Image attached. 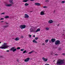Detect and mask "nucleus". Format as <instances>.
Here are the masks:
<instances>
[{
	"mask_svg": "<svg viewBox=\"0 0 65 65\" xmlns=\"http://www.w3.org/2000/svg\"><path fill=\"white\" fill-rule=\"evenodd\" d=\"M7 44L6 43H4V44L1 46H0V48H2V49L7 48L8 47L10 46L7 45Z\"/></svg>",
	"mask_w": 65,
	"mask_h": 65,
	"instance_id": "f257e3e1",
	"label": "nucleus"
},
{
	"mask_svg": "<svg viewBox=\"0 0 65 65\" xmlns=\"http://www.w3.org/2000/svg\"><path fill=\"white\" fill-rule=\"evenodd\" d=\"M64 60L60 59L59 61L58 60L56 63V65H61L64 64Z\"/></svg>",
	"mask_w": 65,
	"mask_h": 65,
	"instance_id": "f03ea898",
	"label": "nucleus"
},
{
	"mask_svg": "<svg viewBox=\"0 0 65 65\" xmlns=\"http://www.w3.org/2000/svg\"><path fill=\"white\" fill-rule=\"evenodd\" d=\"M61 44L60 41L59 40H57L55 42V45H59Z\"/></svg>",
	"mask_w": 65,
	"mask_h": 65,
	"instance_id": "7ed1b4c3",
	"label": "nucleus"
},
{
	"mask_svg": "<svg viewBox=\"0 0 65 65\" xmlns=\"http://www.w3.org/2000/svg\"><path fill=\"white\" fill-rule=\"evenodd\" d=\"M15 48V47H12L11 48L10 51H12L13 52H15V51H17V48Z\"/></svg>",
	"mask_w": 65,
	"mask_h": 65,
	"instance_id": "20e7f679",
	"label": "nucleus"
},
{
	"mask_svg": "<svg viewBox=\"0 0 65 65\" xmlns=\"http://www.w3.org/2000/svg\"><path fill=\"white\" fill-rule=\"evenodd\" d=\"M26 26L25 25H21L20 26V28H21V29H24L26 28Z\"/></svg>",
	"mask_w": 65,
	"mask_h": 65,
	"instance_id": "39448f33",
	"label": "nucleus"
},
{
	"mask_svg": "<svg viewBox=\"0 0 65 65\" xmlns=\"http://www.w3.org/2000/svg\"><path fill=\"white\" fill-rule=\"evenodd\" d=\"M31 29H32V28L30 29V32H36V31H35V30H36V29H35V28H34L31 30Z\"/></svg>",
	"mask_w": 65,
	"mask_h": 65,
	"instance_id": "423d86ee",
	"label": "nucleus"
},
{
	"mask_svg": "<svg viewBox=\"0 0 65 65\" xmlns=\"http://www.w3.org/2000/svg\"><path fill=\"white\" fill-rule=\"evenodd\" d=\"M51 40L52 43H54L56 41V39H55L52 38L51 39Z\"/></svg>",
	"mask_w": 65,
	"mask_h": 65,
	"instance_id": "0eeeda50",
	"label": "nucleus"
},
{
	"mask_svg": "<svg viewBox=\"0 0 65 65\" xmlns=\"http://www.w3.org/2000/svg\"><path fill=\"white\" fill-rule=\"evenodd\" d=\"M29 17V16L27 14H25L24 15V18H28Z\"/></svg>",
	"mask_w": 65,
	"mask_h": 65,
	"instance_id": "6e6552de",
	"label": "nucleus"
},
{
	"mask_svg": "<svg viewBox=\"0 0 65 65\" xmlns=\"http://www.w3.org/2000/svg\"><path fill=\"white\" fill-rule=\"evenodd\" d=\"M42 59L43 60L44 62H46V61H47V59L45 58H44V57H43Z\"/></svg>",
	"mask_w": 65,
	"mask_h": 65,
	"instance_id": "1a4fd4ad",
	"label": "nucleus"
},
{
	"mask_svg": "<svg viewBox=\"0 0 65 65\" xmlns=\"http://www.w3.org/2000/svg\"><path fill=\"white\" fill-rule=\"evenodd\" d=\"M30 59V58H27L26 59H25L24 61L25 62H28L29 61V59Z\"/></svg>",
	"mask_w": 65,
	"mask_h": 65,
	"instance_id": "9d476101",
	"label": "nucleus"
},
{
	"mask_svg": "<svg viewBox=\"0 0 65 65\" xmlns=\"http://www.w3.org/2000/svg\"><path fill=\"white\" fill-rule=\"evenodd\" d=\"M41 15H44L45 14H44V11H42L41 12V13L40 14Z\"/></svg>",
	"mask_w": 65,
	"mask_h": 65,
	"instance_id": "9b49d317",
	"label": "nucleus"
},
{
	"mask_svg": "<svg viewBox=\"0 0 65 65\" xmlns=\"http://www.w3.org/2000/svg\"><path fill=\"white\" fill-rule=\"evenodd\" d=\"M35 5L36 6H40V4L38 3H35Z\"/></svg>",
	"mask_w": 65,
	"mask_h": 65,
	"instance_id": "f8f14e48",
	"label": "nucleus"
},
{
	"mask_svg": "<svg viewBox=\"0 0 65 65\" xmlns=\"http://www.w3.org/2000/svg\"><path fill=\"white\" fill-rule=\"evenodd\" d=\"M53 22V21L52 20H50L49 21H48V23H49L50 24H51V23H52Z\"/></svg>",
	"mask_w": 65,
	"mask_h": 65,
	"instance_id": "ddd939ff",
	"label": "nucleus"
},
{
	"mask_svg": "<svg viewBox=\"0 0 65 65\" xmlns=\"http://www.w3.org/2000/svg\"><path fill=\"white\" fill-rule=\"evenodd\" d=\"M13 0H9V2H10V3H11V4H14V3H13Z\"/></svg>",
	"mask_w": 65,
	"mask_h": 65,
	"instance_id": "4468645a",
	"label": "nucleus"
},
{
	"mask_svg": "<svg viewBox=\"0 0 65 65\" xmlns=\"http://www.w3.org/2000/svg\"><path fill=\"white\" fill-rule=\"evenodd\" d=\"M6 6H8V7H10L12 6V5H11V4H9L6 5Z\"/></svg>",
	"mask_w": 65,
	"mask_h": 65,
	"instance_id": "2eb2a0df",
	"label": "nucleus"
},
{
	"mask_svg": "<svg viewBox=\"0 0 65 65\" xmlns=\"http://www.w3.org/2000/svg\"><path fill=\"white\" fill-rule=\"evenodd\" d=\"M9 25H5L3 26V27L4 28H7V27H8Z\"/></svg>",
	"mask_w": 65,
	"mask_h": 65,
	"instance_id": "dca6fc26",
	"label": "nucleus"
},
{
	"mask_svg": "<svg viewBox=\"0 0 65 65\" xmlns=\"http://www.w3.org/2000/svg\"><path fill=\"white\" fill-rule=\"evenodd\" d=\"M20 39V38L18 37L16 38L15 39H14V40H15L16 41H18Z\"/></svg>",
	"mask_w": 65,
	"mask_h": 65,
	"instance_id": "f3484780",
	"label": "nucleus"
},
{
	"mask_svg": "<svg viewBox=\"0 0 65 65\" xmlns=\"http://www.w3.org/2000/svg\"><path fill=\"white\" fill-rule=\"evenodd\" d=\"M9 18V17L8 16L6 15L4 17V18L5 19H8V18Z\"/></svg>",
	"mask_w": 65,
	"mask_h": 65,
	"instance_id": "a211bd4d",
	"label": "nucleus"
},
{
	"mask_svg": "<svg viewBox=\"0 0 65 65\" xmlns=\"http://www.w3.org/2000/svg\"><path fill=\"white\" fill-rule=\"evenodd\" d=\"M40 28H38V29L36 31V32H37L38 31H40Z\"/></svg>",
	"mask_w": 65,
	"mask_h": 65,
	"instance_id": "6ab92c4d",
	"label": "nucleus"
},
{
	"mask_svg": "<svg viewBox=\"0 0 65 65\" xmlns=\"http://www.w3.org/2000/svg\"><path fill=\"white\" fill-rule=\"evenodd\" d=\"M32 42H34L35 43H37V42L36 41L35 39L34 40L32 41Z\"/></svg>",
	"mask_w": 65,
	"mask_h": 65,
	"instance_id": "aec40b11",
	"label": "nucleus"
},
{
	"mask_svg": "<svg viewBox=\"0 0 65 65\" xmlns=\"http://www.w3.org/2000/svg\"><path fill=\"white\" fill-rule=\"evenodd\" d=\"M29 1V0H24L23 1V2H27V1Z\"/></svg>",
	"mask_w": 65,
	"mask_h": 65,
	"instance_id": "412c9836",
	"label": "nucleus"
},
{
	"mask_svg": "<svg viewBox=\"0 0 65 65\" xmlns=\"http://www.w3.org/2000/svg\"><path fill=\"white\" fill-rule=\"evenodd\" d=\"M25 6H28L29 5V4L27 3H26L25 4Z\"/></svg>",
	"mask_w": 65,
	"mask_h": 65,
	"instance_id": "4be33fe9",
	"label": "nucleus"
},
{
	"mask_svg": "<svg viewBox=\"0 0 65 65\" xmlns=\"http://www.w3.org/2000/svg\"><path fill=\"white\" fill-rule=\"evenodd\" d=\"M34 52V51H32L31 52H29L28 54H32V53H33V52Z\"/></svg>",
	"mask_w": 65,
	"mask_h": 65,
	"instance_id": "5701e85b",
	"label": "nucleus"
},
{
	"mask_svg": "<svg viewBox=\"0 0 65 65\" xmlns=\"http://www.w3.org/2000/svg\"><path fill=\"white\" fill-rule=\"evenodd\" d=\"M27 52V51L25 50L24 51H23V54H25V53H26Z\"/></svg>",
	"mask_w": 65,
	"mask_h": 65,
	"instance_id": "b1692460",
	"label": "nucleus"
},
{
	"mask_svg": "<svg viewBox=\"0 0 65 65\" xmlns=\"http://www.w3.org/2000/svg\"><path fill=\"white\" fill-rule=\"evenodd\" d=\"M49 28H48V27H47L46 28V30H49Z\"/></svg>",
	"mask_w": 65,
	"mask_h": 65,
	"instance_id": "393cba45",
	"label": "nucleus"
},
{
	"mask_svg": "<svg viewBox=\"0 0 65 65\" xmlns=\"http://www.w3.org/2000/svg\"><path fill=\"white\" fill-rule=\"evenodd\" d=\"M48 41V40H46L45 41V42L46 43H47Z\"/></svg>",
	"mask_w": 65,
	"mask_h": 65,
	"instance_id": "a878e982",
	"label": "nucleus"
},
{
	"mask_svg": "<svg viewBox=\"0 0 65 65\" xmlns=\"http://www.w3.org/2000/svg\"><path fill=\"white\" fill-rule=\"evenodd\" d=\"M24 51V49H22L21 50V51L22 52H23Z\"/></svg>",
	"mask_w": 65,
	"mask_h": 65,
	"instance_id": "bb28decb",
	"label": "nucleus"
},
{
	"mask_svg": "<svg viewBox=\"0 0 65 65\" xmlns=\"http://www.w3.org/2000/svg\"><path fill=\"white\" fill-rule=\"evenodd\" d=\"M45 2H49V0H46L45 1Z\"/></svg>",
	"mask_w": 65,
	"mask_h": 65,
	"instance_id": "cd10ccee",
	"label": "nucleus"
},
{
	"mask_svg": "<svg viewBox=\"0 0 65 65\" xmlns=\"http://www.w3.org/2000/svg\"><path fill=\"white\" fill-rule=\"evenodd\" d=\"M38 38V37H36L35 38V40H37Z\"/></svg>",
	"mask_w": 65,
	"mask_h": 65,
	"instance_id": "c85d7f7f",
	"label": "nucleus"
},
{
	"mask_svg": "<svg viewBox=\"0 0 65 65\" xmlns=\"http://www.w3.org/2000/svg\"><path fill=\"white\" fill-rule=\"evenodd\" d=\"M20 47H19L17 48V50H20Z\"/></svg>",
	"mask_w": 65,
	"mask_h": 65,
	"instance_id": "c756f323",
	"label": "nucleus"
},
{
	"mask_svg": "<svg viewBox=\"0 0 65 65\" xmlns=\"http://www.w3.org/2000/svg\"><path fill=\"white\" fill-rule=\"evenodd\" d=\"M65 2V1H62V3H64Z\"/></svg>",
	"mask_w": 65,
	"mask_h": 65,
	"instance_id": "7c9ffc66",
	"label": "nucleus"
},
{
	"mask_svg": "<svg viewBox=\"0 0 65 65\" xmlns=\"http://www.w3.org/2000/svg\"><path fill=\"white\" fill-rule=\"evenodd\" d=\"M5 14V12L2 13L1 14Z\"/></svg>",
	"mask_w": 65,
	"mask_h": 65,
	"instance_id": "2f4dec72",
	"label": "nucleus"
},
{
	"mask_svg": "<svg viewBox=\"0 0 65 65\" xmlns=\"http://www.w3.org/2000/svg\"><path fill=\"white\" fill-rule=\"evenodd\" d=\"M44 8H47V7L46 6H44L43 7Z\"/></svg>",
	"mask_w": 65,
	"mask_h": 65,
	"instance_id": "473e14b6",
	"label": "nucleus"
},
{
	"mask_svg": "<svg viewBox=\"0 0 65 65\" xmlns=\"http://www.w3.org/2000/svg\"><path fill=\"white\" fill-rule=\"evenodd\" d=\"M62 49H61V48H58V50H59V51H60V50H61Z\"/></svg>",
	"mask_w": 65,
	"mask_h": 65,
	"instance_id": "72a5a7b5",
	"label": "nucleus"
},
{
	"mask_svg": "<svg viewBox=\"0 0 65 65\" xmlns=\"http://www.w3.org/2000/svg\"><path fill=\"white\" fill-rule=\"evenodd\" d=\"M21 38H24V37L22 36H21Z\"/></svg>",
	"mask_w": 65,
	"mask_h": 65,
	"instance_id": "f704fd0d",
	"label": "nucleus"
},
{
	"mask_svg": "<svg viewBox=\"0 0 65 65\" xmlns=\"http://www.w3.org/2000/svg\"><path fill=\"white\" fill-rule=\"evenodd\" d=\"M4 20V18H1V19H0V20Z\"/></svg>",
	"mask_w": 65,
	"mask_h": 65,
	"instance_id": "c9c22d12",
	"label": "nucleus"
},
{
	"mask_svg": "<svg viewBox=\"0 0 65 65\" xmlns=\"http://www.w3.org/2000/svg\"><path fill=\"white\" fill-rule=\"evenodd\" d=\"M29 37L30 38H31V35H29Z\"/></svg>",
	"mask_w": 65,
	"mask_h": 65,
	"instance_id": "e433bc0d",
	"label": "nucleus"
},
{
	"mask_svg": "<svg viewBox=\"0 0 65 65\" xmlns=\"http://www.w3.org/2000/svg\"><path fill=\"white\" fill-rule=\"evenodd\" d=\"M53 54V52L51 53V55H52Z\"/></svg>",
	"mask_w": 65,
	"mask_h": 65,
	"instance_id": "4c0bfd02",
	"label": "nucleus"
},
{
	"mask_svg": "<svg viewBox=\"0 0 65 65\" xmlns=\"http://www.w3.org/2000/svg\"><path fill=\"white\" fill-rule=\"evenodd\" d=\"M6 52H9V50H7L6 51Z\"/></svg>",
	"mask_w": 65,
	"mask_h": 65,
	"instance_id": "58836bf2",
	"label": "nucleus"
},
{
	"mask_svg": "<svg viewBox=\"0 0 65 65\" xmlns=\"http://www.w3.org/2000/svg\"><path fill=\"white\" fill-rule=\"evenodd\" d=\"M58 55L57 54H55V56H58Z\"/></svg>",
	"mask_w": 65,
	"mask_h": 65,
	"instance_id": "ea45409f",
	"label": "nucleus"
},
{
	"mask_svg": "<svg viewBox=\"0 0 65 65\" xmlns=\"http://www.w3.org/2000/svg\"><path fill=\"white\" fill-rule=\"evenodd\" d=\"M0 58H3V56H0Z\"/></svg>",
	"mask_w": 65,
	"mask_h": 65,
	"instance_id": "a19ab883",
	"label": "nucleus"
},
{
	"mask_svg": "<svg viewBox=\"0 0 65 65\" xmlns=\"http://www.w3.org/2000/svg\"><path fill=\"white\" fill-rule=\"evenodd\" d=\"M62 55H65V53H63V54H62Z\"/></svg>",
	"mask_w": 65,
	"mask_h": 65,
	"instance_id": "79ce46f5",
	"label": "nucleus"
},
{
	"mask_svg": "<svg viewBox=\"0 0 65 65\" xmlns=\"http://www.w3.org/2000/svg\"><path fill=\"white\" fill-rule=\"evenodd\" d=\"M30 1H34L35 0H30Z\"/></svg>",
	"mask_w": 65,
	"mask_h": 65,
	"instance_id": "37998d69",
	"label": "nucleus"
},
{
	"mask_svg": "<svg viewBox=\"0 0 65 65\" xmlns=\"http://www.w3.org/2000/svg\"><path fill=\"white\" fill-rule=\"evenodd\" d=\"M1 23H3V22H4V21H1Z\"/></svg>",
	"mask_w": 65,
	"mask_h": 65,
	"instance_id": "c03bdc74",
	"label": "nucleus"
},
{
	"mask_svg": "<svg viewBox=\"0 0 65 65\" xmlns=\"http://www.w3.org/2000/svg\"><path fill=\"white\" fill-rule=\"evenodd\" d=\"M55 12H56V10H55L54 11V13H55Z\"/></svg>",
	"mask_w": 65,
	"mask_h": 65,
	"instance_id": "a18cd8bd",
	"label": "nucleus"
},
{
	"mask_svg": "<svg viewBox=\"0 0 65 65\" xmlns=\"http://www.w3.org/2000/svg\"><path fill=\"white\" fill-rule=\"evenodd\" d=\"M33 37H35V35H34V36H33Z\"/></svg>",
	"mask_w": 65,
	"mask_h": 65,
	"instance_id": "49530a36",
	"label": "nucleus"
},
{
	"mask_svg": "<svg viewBox=\"0 0 65 65\" xmlns=\"http://www.w3.org/2000/svg\"><path fill=\"white\" fill-rule=\"evenodd\" d=\"M6 24H8V23L6 22H5Z\"/></svg>",
	"mask_w": 65,
	"mask_h": 65,
	"instance_id": "de8ad7c7",
	"label": "nucleus"
},
{
	"mask_svg": "<svg viewBox=\"0 0 65 65\" xmlns=\"http://www.w3.org/2000/svg\"><path fill=\"white\" fill-rule=\"evenodd\" d=\"M17 61L19 62V59H17Z\"/></svg>",
	"mask_w": 65,
	"mask_h": 65,
	"instance_id": "09e8293b",
	"label": "nucleus"
},
{
	"mask_svg": "<svg viewBox=\"0 0 65 65\" xmlns=\"http://www.w3.org/2000/svg\"><path fill=\"white\" fill-rule=\"evenodd\" d=\"M33 12V11H29V12Z\"/></svg>",
	"mask_w": 65,
	"mask_h": 65,
	"instance_id": "8fccbe9b",
	"label": "nucleus"
},
{
	"mask_svg": "<svg viewBox=\"0 0 65 65\" xmlns=\"http://www.w3.org/2000/svg\"><path fill=\"white\" fill-rule=\"evenodd\" d=\"M51 42H52L51 41H49V42H50V43H51Z\"/></svg>",
	"mask_w": 65,
	"mask_h": 65,
	"instance_id": "3c124183",
	"label": "nucleus"
},
{
	"mask_svg": "<svg viewBox=\"0 0 65 65\" xmlns=\"http://www.w3.org/2000/svg\"><path fill=\"white\" fill-rule=\"evenodd\" d=\"M43 45H45V44H44V43H43Z\"/></svg>",
	"mask_w": 65,
	"mask_h": 65,
	"instance_id": "603ef678",
	"label": "nucleus"
},
{
	"mask_svg": "<svg viewBox=\"0 0 65 65\" xmlns=\"http://www.w3.org/2000/svg\"><path fill=\"white\" fill-rule=\"evenodd\" d=\"M59 24H58V25H57V26H59Z\"/></svg>",
	"mask_w": 65,
	"mask_h": 65,
	"instance_id": "864d4df0",
	"label": "nucleus"
},
{
	"mask_svg": "<svg viewBox=\"0 0 65 65\" xmlns=\"http://www.w3.org/2000/svg\"><path fill=\"white\" fill-rule=\"evenodd\" d=\"M1 43V42H0V43Z\"/></svg>",
	"mask_w": 65,
	"mask_h": 65,
	"instance_id": "5fc2aeb1",
	"label": "nucleus"
},
{
	"mask_svg": "<svg viewBox=\"0 0 65 65\" xmlns=\"http://www.w3.org/2000/svg\"><path fill=\"white\" fill-rule=\"evenodd\" d=\"M55 60H54V61H53V62H55Z\"/></svg>",
	"mask_w": 65,
	"mask_h": 65,
	"instance_id": "6e6d98bb",
	"label": "nucleus"
},
{
	"mask_svg": "<svg viewBox=\"0 0 65 65\" xmlns=\"http://www.w3.org/2000/svg\"><path fill=\"white\" fill-rule=\"evenodd\" d=\"M14 39V38H12V39Z\"/></svg>",
	"mask_w": 65,
	"mask_h": 65,
	"instance_id": "4d7b16f0",
	"label": "nucleus"
},
{
	"mask_svg": "<svg viewBox=\"0 0 65 65\" xmlns=\"http://www.w3.org/2000/svg\"><path fill=\"white\" fill-rule=\"evenodd\" d=\"M63 31H64V30H63Z\"/></svg>",
	"mask_w": 65,
	"mask_h": 65,
	"instance_id": "13d9d810",
	"label": "nucleus"
},
{
	"mask_svg": "<svg viewBox=\"0 0 65 65\" xmlns=\"http://www.w3.org/2000/svg\"><path fill=\"white\" fill-rule=\"evenodd\" d=\"M63 65H65V64Z\"/></svg>",
	"mask_w": 65,
	"mask_h": 65,
	"instance_id": "bf43d9fd",
	"label": "nucleus"
}]
</instances>
